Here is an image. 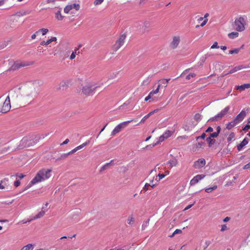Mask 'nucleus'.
Instances as JSON below:
<instances>
[{"label":"nucleus","mask_w":250,"mask_h":250,"mask_svg":"<svg viewBox=\"0 0 250 250\" xmlns=\"http://www.w3.org/2000/svg\"><path fill=\"white\" fill-rule=\"evenodd\" d=\"M51 169H42L37 173L35 177L31 180L29 185L24 188V190L28 189L31 187L32 185L38 183L42 181H44L46 179H48L51 175L50 172Z\"/></svg>","instance_id":"1"},{"label":"nucleus","mask_w":250,"mask_h":250,"mask_svg":"<svg viewBox=\"0 0 250 250\" xmlns=\"http://www.w3.org/2000/svg\"><path fill=\"white\" fill-rule=\"evenodd\" d=\"M40 138L37 136H28L23 137L20 141L19 146L21 148L28 147L35 145Z\"/></svg>","instance_id":"2"},{"label":"nucleus","mask_w":250,"mask_h":250,"mask_svg":"<svg viewBox=\"0 0 250 250\" xmlns=\"http://www.w3.org/2000/svg\"><path fill=\"white\" fill-rule=\"evenodd\" d=\"M99 87L93 85L91 83H87L83 86L82 89V92L87 96L92 95L95 93V90Z\"/></svg>","instance_id":"3"},{"label":"nucleus","mask_w":250,"mask_h":250,"mask_svg":"<svg viewBox=\"0 0 250 250\" xmlns=\"http://www.w3.org/2000/svg\"><path fill=\"white\" fill-rule=\"evenodd\" d=\"M246 24V21L242 17H240L235 20L234 25L236 26L235 29L238 32L243 31L245 29V25Z\"/></svg>","instance_id":"4"},{"label":"nucleus","mask_w":250,"mask_h":250,"mask_svg":"<svg viewBox=\"0 0 250 250\" xmlns=\"http://www.w3.org/2000/svg\"><path fill=\"white\" fill-rule=\"evenodd\" d=\"M230 109L229 106H226L224 109L222 110L218 114L215 116L210 118L208 122L218 121L226 115Z\"/></svg>","instance_id":"5"},{"label":"nucleus","mask_w":250,"mask_h":250,"mask_svg":"<svg viewBox=\"0 0 250 250\" xmlns=\"http://www.w3.org/2000/svg\"><path fill=\"white\" fill-rule=\"evenodd\" d=\"M125 38L126 35L125 34H122L119 37L118 40L116 41L114 45V49L115 51H116L123 45Z\"/></svg>","instance_id":"6"},{"label":"nucleus","mask_w":250,"mask_h":250,"mask_svg":"<svg viewBox=\"0 0 250 250\" xmlns=\"http://www.w3.org/2000/svg\"><path fill=\"white\" fill-rule=\"evenodd\" d=\"M29 64L28 63L22 62H16L13 64L8 69V71H15L18 70L21 67L28 66Z\"/></svg>","instance_id":"7"},{"label":"nucleus","mask_w":250,"mask_h":250,"mask_svg":"<svg viewBox=\"0 0 250 250\" xmlns=\"http://www.w3.org/2000/svg\"><path fill=\"white\" fill-rule=\"evenodd\" d=\"M11 107L10 101L9 96H8L3 103L1 112L2 113H6L9 111Z\"/></svg>","instance_id":"8"},{"label":"nucleus","mask_w":250,"mask_h":250,"mask_svg":"<svg viewBox=\"0 0 250 250\" xmlns=\"http://www.w3.org/2000/svg\"><path fill=\"white\" fill-rule=\"evenodd\" d=\"M249 67H250V66L248 65H244V64L236 66H235L232 69H231L228 72L225 73L224 75V76L226 75L227 74H230L233 73H234V72H236V71H237L238 70H241L242 69L248 68H249Z\"/></svg>","instance_id":"9"},{"label":"nucleus","mask_w":250,"mask_h":250,"mask_svg":"<svg viewBox=\"0 0 250 250\" xmlns=\"http://www.w3.org/2000/svg\"><path fill=\"white\" fill-rule=\"evenodd\" d=\"M205 165V160L203 158H201L194 162L193 167L196 169H199L201 167H203Z\"/></svg>","instance_id":"10"},{"label":"nucleus","mask_w":250,"mask_h":250,"mask_svg":"<svg viewBox=\"0 0 250 250\" xmlns=\"http://www.w3.org/2000/svg\"><path fill=\"white\" fill-rule=\"evenodd\" d=\"M180 41V37L178 36H174L173 38V40L170 44V47L171 48L174 49L177 47Z\"/></svg>","instance_id":"11"},{"label":"nucleus","mask_w":250,"mask_h":250,"mask_svg":"<svg viewBox=\"0 0 250 250\" xmlns=\"http://www.w3.org/2000/svg\"><path fill=\"white\" fill-rule=\"evenodd\" d=\"M205 177L204 174H198L194 176L190 181V185H194L197 184L200 180L203 179Z\"/></svg>","instance_id":"12"},{"label":"nucleus","mask_w":250,"mask_h":250,"mask_svg":"<svg viewBox=\"0 0 250 250\" xmlns=\"http://www.w3.org/2000/svg\"><path fill=\"white\" fill-rule=\"evenodd\" d=\"M246 115V112L243 110L241 112L236 116V117L234 119V122H235L237 124H238L239 122L243 121Z\"/></svg>","instance_id":"13"},{"label":"nucleus","mask_w":250,"mask_h":250,"mask_svg":"<svg viewBox=\"0 0 250 250\" xmlns=\"http://www.w3.org/2000/svg\"><path fill=\"white\" fill-rule=\"evenodd\" d=\"M249 139L248 138H245L237 146V148L238 151H240L242 148L247 145L249 143Z\"/></svg>","instance_id":"14"},{"label":"nucleus","mask_w":250,"mask_h":250,"mask_svg":"<svg viewBox=\"0 0 250 250\" xmlns=\"http://www.w3.org/2000/svg\"><path fill=\"white\" fill-rule=\"evenodd\" d=\"M68 86V82L64 81H62L60 84L59 86L57 88V90H64L67 88Z\"/></svg>","instance_id":"15"},{"label":"nucleus","mask_w":250,"mask_h":250,"mask_svg":"<svg viewBox=\"0 0 250 250\" xmlns=\"http://www.w3.org/2000/svg\"><path fill=\"white\" fill-rule=\"evenodd\" d=\"M149 28V23L147 21H146L144 22L142 28H141V30L142 33H145L146 32L148 31V29Z\"/></svg>","instance_id":"16"},{"label":"nucleus","mask_w":250,"mask_h":250,"mask_svg":"<svg viewBox=\"0 0 250 250\" xmlns=\"http://www.w3.org/2000/svg\"><path fill=\"white\" fill-rule=\"evenodd\" d=\"M249 88H250V83H245L244 84L237 86L236 87V89L243 91L245 89Z\"/></svg>","instance_id":"17"},{"label":"nucleus","mask_w":250,"mask_h":250,"mask_svg":"<svg viewBox=\"0 0 250 250\" xmlns=\"http://www.w3.org/2000/svg\"><path fill=\"white\" fill-rule=\"evenodd\" d=\"M10 92L12 99L15 102H17L18 99V94L16 91L15 90H11Z\"/></svg>","instance_id":"18"},{"label":"nucleus","mask_w":250,"mask_h":250,"mask_svg":"<svg viewBox=\"0 0 250 250\" xmlns=\"http://www.w3.org/2000/svg\"><path fill=\"white\" fill-rule=\"evenodd\" d=\"M133 120L127 121L125 122H124L118 125H117L119 128H120L121 130L122 129L124 128L129 123H131Z\"/></svg>","instance_id":"19"},{"label":"nucleus","mask_w":250,"mask_h":250,"mask_svg":"<svg viewBox=\"0 0 250 250\" xmlns=\"http://www.w3.org/2000/svg\"><path fill=\"white\" fill-rule=\"evenodd\" d=\"M237 124L233 120L231 122H229L228 124L226 125V128L230 130L232 128H233L234 126H235Z\"/></svg>","instance_id":"20"},{"label":"nucleus","mask_w":250,"mask_h":250,"mask_svg":"<svg viewBox=\"0 0 250 250\" xmlns=\"http://www.w3.org/2000/svg\"><path fill=\"white\" fill-rule=\"evenodd\" d=\"M178 162L176 158H173L171 160L168 162L171 167L176 166L177 165Z\"/></svg>","instance_id":"21"},{"label":"nucleus","mask_w":250,"mask_h":250,"mask_svg":"<svg viewBox=\"0 0 250 250\" xmlns=\"http://www.w3.org/2000/svg\"><path fill=\"white\" fill-rule=\"evenodd\" d=\"M206 141L208 143L209 147H211L215 142V140L209 136L206 138Z\"/></svg>","instance_id":"22"},{"label":"nucleus","mask_w":250,"mask_h":250,"mask_svg":"<svg viewBox=\"0 0 250 250\" xmlns=\"http://www.w3.org/2000/svg\"><path fill=\"white\" fill-rule=\"evenodd\" d=\"M34 247L32 244H28L22 247L21 250H33Z\"/></svg>","instance_id":"23"},{"label":"nucleus","mask_w":250,"mask_h":250,"mask_svg":"<svg viewBox=\"0 0 250 250\" xmlns=\"http://www.w3.org/2000/svg\"><path fill=\"white\" fill-rule=\"evenodd\" d=\"M45 214V211L44 210H41L40 212H39L36 216H35L33 218H32L33 220L35 219H37L38 218H40L42 217Z\"/></svg>","instance_id":"24"},{"label":"nucleus","mask_w":250,"mask_h":250,"mask_svg":"<svg viewBox=\"0 0 250 250\" xmlns=\"http://www.w3.org/2000/svg\"><path fill=\"white\" fill-rule=\"evenodd\" d=\"M239 35V33L237 32H232L231 33H230L228 34V37L230 39H234L236 37H237Z\"/></svg>","instance_id":"25"},{"label":"nucleus","mask_w":250,"mask_h":250,"mask_svg":"<svg viewBox=\"0 0 250 250\" xmlns=\"http://www.w3.org/2000/svg\"><path fill=\"white\" fill-rule=\"evenodd\" d=\"M127 222L129 225H132L134 223V218L132 215L128 217Z\"/></svg>","instance_id":"26"},{"label":"nucleus","mask_w":250,"mask_h":250,"mask_svg":"<svg viewBox=\"0 0 250 250\" xmlns=\"http://www.w3.org/2000/svg\"><path fill=\"white\" fill-rule=\"evenodd\" d=\"M40 32L42 33L43 35H44L48 32V29L46 28H41L38 31H36V34H39Z\"/></svg>","instance_id":"27"},{"label":"nucleus","mask_w":250,"mask_h":250,"mask_svg":"<svg viewBox=\"0 0 250 250\" xmlns=\"http://www.w3.org/2000/svg\"><path fill=\"white\" fill-rule=\"evenodd\" d=\"M56 17L59 21H61L63 19V16L62 15L61 11L59 10L56 13Z\"/></svg>","instance_id":"28"},{"label":"nucleus","mask_w":250,"mask_h":250,"mask_svg":"<svg viewBox=\"0 0 250 250\" xmlns=\"http://www.w3.org/2000/svg\"><path fill=\"white\" fill-rule=\"evenodd\" d=\"M121 131V130L118 128V126L117 125L114 129L113 130V131L111 132V135L114 136L117 133L120 132Z\"/></svg>","instance_id":"29"},{"label":"nucleus","mask_w":250,"mask_h":250,"mask_svg":"<svg viewBox=\"0 0 250 250\" xmlns=\"http://www.w3.org/2000/svg\"><path fill=\"white\" fill-rule=\"evenodd\" d=\"M68 156V155L67 153L62 154L61 155V156L60 157L56 159V161H60L62 160L65 159Z\"/></svg>","instance_id":"30"},{"label":"nucleus","mask_w":250,"mask_h":250,"mask_svg":"<svg viewBox=\"0 0 250 250\" xmlns=\"http://www.w3.org/2000/svg\"><path fill=\"white\" fill-rule=\"evenodd\" d=\"M217 186L216 185H215L213 186L212 187L207 188L205 189V191L207 193H210L212 192L213 190H215L217 188Z\"/></svg>","instance_id":"31"},{"label":"nucleus","mask_w":250,"mask_h":250,"mask_svg":"<svg viewBox=\"0 0 250 250\" xmlns=\"http://www.w3.org/2000/svg\"><path fill=\"white\" fill-rule=\"evenodd\" d=\"M172 134V132L171 131L167 130L164 132V133L163 135L165 137V138L167 139L168 137H169Z\"/></svg>","instance_id":"32"},{"label":"nucleus","mask_w":250,"mask_h":250,"mask_svg":"<svg viewBox=\"0 0 250 250\" xmlns=\"http://www.w3.org/2000/svg\"><path fill=\"white\" fill-rule=\"evenodd\" d=\"M17 14L19 16H22L29 14V12L28 11H21L18 12Z\"/></svg>","instance_id":"33"},{"label":"nucleus","mask_w":250,"mask_h":250,"mask_svg":"<svg viewBox=\"0 0 250 250\" xmlns=\"http://www.w3.org/2000/svg\"><path fill=\"white\" fill-rule=\"evenodd\" d=\"M90 141H86V142H85L84 143L77 146V148L78 150L80 149H82V148H83L84 146H86V145H87L89 143Z\"/></svg>","instance_id":"34"},{"label":"nucleus","mask_w":250,"mask_h":250,"mask_svg":"<svg viewBox=\"0 0 250 250\" xmlns=\"http://www.w3.org/2000/svg\"><path fill=\"white\" fill-rule=\"evenodd\" d=\"M72 9V6L70 5H68L65 7L64 8V12L65 13H68L69 11Z\"/></svg>","instance_id":"35"},{"label":"nucleus","mask_w":250,"mask_h":250,"mask_svg":"<svg viewBox=\"0 0 250 250\" xmlns=\"http://www.w3.org/2000/svg\"><path fill=\"white\" fill-rule=\"evenodd\" d=\"M235 135L234 132L230 133L227 138L228 142H230L231 140L235 137Z\"/></svg>","instance_id":"36"},{"label":"nucleus","mask_w":250,"mask_h":250,"mask_svg":"<svg viewBox=\"0 0 250 250\" xmlns=\"http://www.w3.org/2000/svg\"><path fill=\"white\" fill-rule=\"evenodd\" d=\"M239 52V49L234 48L233 50L229 51V54H237Z\"/></svg>","instance_id":"37"},{"label":"nucleus","mask_w":250,"mask_h":250,"mask_svg":"<svg viewBox=\"0 0 250 250\" xmlns=\"http://www.w3.org/2000/svg\"><path fill=\"white\" fill-rule=\"evenodd\" d=\"M51 42V41H50L49 39L47 40L46 42L44 41H42L40 42L41 45H47Z\"/></svg>","instance_id":"38"},{"label":"nucleus","mask_w":250,"mask_h":250,"mask_svg":"<svg viewBox=\"0 0 250 250\" xmlns=\"http://www.w3.org/2000/svg\"><path fill=\"white\" fill-rule=\"evenodd\" d=\"M70 5L72 6V9L73 8H74L76 10H79L80 8V5L79 4H76V3H74V4H70Z\"/></svg>","instance_id":"39"},{"label":"nucleus","mask_w":250,"mask_h":250,"mask_svg":"<svg viewBox=\"0 0 250 250\" xmlns=\"http://www.w3.org/2000/svg\"><path fill=\"white\" fill-rule=\"evenodd\" d=\"M201 115L199 113H197L194 115V120L197 122H199L201 120Z\"/></svg>","instance_id":"40"},{"label":"nucleus","mask_w":250,"mask_h":250,"mask_svg":"<svg viewBox=\"0 0 250 250\" xmlns=\"http://www.w3.org/2000/svg\"><path fill=\"white\" fill-rule=\"evenodd\" d=\"M78 50V48H77L74 51H73L72 54H71L70 56V60H73L74 59L75 57H76V52Z\"/></svg>","instance_id":"41"},{"label":"nucleus","mask_w":250,"mask_h":250,"mask_svg":"<svg viewBox=\"0 0 250 250\" xmlns=\"http://www.w3.org/2000/svg\"><path fill=\"white\" fill-rule=\"evenodd\" d=\"M160 86L162 85H163L165 87H166L167 86V81L165 80V79H162L160 80Z\"/></svg>","instance_id":"42"},{"label":"nucleus","mask_w":250,"mask_h":250,"mask_svg":"<svg viewBox=\"0 0 250 250\" xmlns=\"http://www.w3.org/2000/svg\"><path fill=\"white\" fill-rule=\"evenodd\" d=\"M195 75L194 73H190L186 77V80H189L191 77H194Z\"/></svg>","instance_id":"43"},{"label":"nucleus","mask_w":250,"mask_h":250,"mask_svg":"<svg viewBox=\"0 0 250 250\" xmlns=\"http://www.w3.org/2000/svg\"><path fill=\"white\" fill-rule=\"evenodd\" d=\"M160 87V84H159L158 85V87L156 89H155V90H152V91H151L149 93L151 94V95H153V94H157L158 92H159V88Z\"/></svg>","instance_id":"44"},{"label":"nucleus","mask_w":250,"mask_h":250,"mask_svg":"<svg viewBox=\"0 0 250 250\" xmlns=\"http://www.w3.org/2000/svg\"><path fill=\"white\" fill-rule=\"evenodd\" d=\"M158 145V143H154V144H150V145H147L146 147L144 148L143 149H149L150 148H152L153 147H154L155 146L157 145Z\"/></svg>","instance_id":"45"},{"label":"nucleus","mask_w":250,"mask_h":250,"mask_svg":"<svg viewBox=\"0 0 250 250\" xmlns=\"http://www.w3.org/2000/svg\"><path fill=\"white\" fill-rule=\"evenodd\" d=\"M166 139L165 137L162 135L159 137V140L156 142V143H158V145L160 143L164 141Z\"/></svg>","instance_id":"46"},{"label":"nucleus","mask_w":250,"mask_h":250,"mask_svg":"<svg viewBox=\"0 0 250 250\" xmlns=\"http://www.w3.org/2000/svg\"><path fill=\"white\" fill-rule=\"evenodd\" d=\"M219 134L216 132H213L209 135V137L212 138H216L218 136Z\"/></svg>","instance_id":"47"},{"label":"nucleus","mask_w":250,"mask_h":250,"mask_svg":"<svg viewBox=\"0 0 250 250\" xmlns=\"http://www.w3.org/2000/svg\"><path fill=\"white\" fill-rule=\"evenodd\" d=\"M206 136L205 133H203L202 135L200 136L196 137V140H199V139H204Z\"/></svg>","instance_id":"48"},{"label":"nucleus","mask_w":250,"mask_h":250,"mask_svg":"<svg viewBox=\"0 0 250 250\" xmlns=\"http://www.w3.org/2000/svg\"><path fill=\"white\" fill-rule=\"evenodd\" d=\"M219 46L218 45V43L217 42H214V43L213 44V45L211 46V49L214 48H219Z\"/></svg>","instance_id":"49"},{"label":"nucleus","mask_w":250,"mask_h":250,"mask_svg":"<svg viewBox=\"0 0 250 250\" xmlns=\"http://www.w3.org/2000/svg\"><path fill=\"white\" fill-rule=\"evenodd\" d=\"M104 0H95L94 4L96 5L100 4L104 1Z\"/></svg>","instance_id":"50"},{"label":"nucleus","mask_w":250,"mask_h":250,"mask_svg":"<svg viewBox=\"0 0 250 250\" xmlns=\"http://www.w3.org/2000/svg\"><path fill=\"white\" fill-rule=\"evenodd\" d=\"M205 145V142H198V143H197L196 144V146L197 147H201L202 146H204Z\"/></svg>","instance_id":"51"},{"label":"nucleus","mask_w":250,"mask_h":250,"mask_svg":"<svg viewBox=\"0 0 250 250\" xmlns=\"http://www.w3.org/2000/svg\"><path fill=\"white\" fill-rule=\"evenodd\" d=\"M158 176L159 177L158 180L156 179L157 181H159L161 179L164 178L166 176V175L164 174H161L159 173L158 175Z\"/></svg>","instance_id":"52"},{"label":"nucleus","mask_w":250,"mask_h":250,"mask_svg":"<svg viewBox=\"0 0 250 250\" xmlns=\"http://www.w3.org/2000/svg\"><path fill=\"white\" fill-rule=\"evenodd\" d=\"M150 186V184L146 183L145 184L144 187L143 188V190L145 191H147L148 189V187L149 186Z\"/></svg>","instance_id":"53"},{"label":"nucleus","mask_w":250,"mask_h":250,"mask_svg":"<svg viewBox=\"0 0 250 250\" xmlns=\"http://www.w3.org/2000/svg\"><path fill=\"white\" fill-rule=\"evenodd\" d=\"M77 150H78V149H77V147H75L74 149H72V150H71L70 151L68 152L67 154L68 155L72 154L74 153L75 152H76Z\"/></svg>","instance_id":"54"},{"label":"nucleus","mask_w":250,"mask_h":250,"mask_svg":"<svg viewBox=\"0 0 250 250\" xmlns=\"http://www.w3.org/2000/svg\"><path fill=\"white\" fill-rule=\"evenodd\" d=\"M149 117H148V116H147V115L145 116L143 119L141 120V121H140V123L141 124V123H144L146 120L148 119Z\"/></svg>","instance_id":"55"},{"label":"nucleus","mask_w":250,"mask_h":250,"mask_svg":"<svg viewBox=\"0 0 250 250\" xmlns=\"http://www.w3.org/2000/svg\"><path fill=\"white\" fill-rule=\"evenodd\" d=\"M190 70V68L187 69L185 70L180 76V77H184L187 73Z\"/></svg>","instance_id":"56"},{"label":"nucleus","mask_w":250,"mask_h":250,"mask_svg":"<svg viewBox=\"0 0 250 250\" xmlns=\"http://www.w3.org/2000/svg\"><path fill=\"white\" fill-rule=\"evenodd\" d=\"M250 129V125L249 124H247L243 128V130H248Z\"/></svg>","instance_id":"57"},{"label":"nucleus","mask_w":250,"mask_h":250,"mask_svg":"<svg viewBox=\"0 0 250 250\" xmlns=\"http://www.w3.org/2000/svg\"><path fill=\"white\" fill-rule=\"evenodd\" d=\"M182 232V231L181 229H176L173 232V234H180Z\"/></svg>","instance_id":"58"},{"label":"nucleus","mask_w":250,"mask_h":250,"mask_svg":"<svg viewBox=\"0 0 250 250\" xmlns=\"http://www.w3.org/2000/svg\"><path fill=\"white\" fill-rule=\"evenodd\" d=\"M130 104V102L129 101H126L125 103H124L122 105H121L119 108H121L122 107L127 106Z\"/></svg>","instance_id":"59"},{"label":"nucleus","mask_w":250,"mask_h":250,"mask_svg":"<svg viewBox=\"0 0 250 250\" xmlns=\"http://www.w3.org/2000/svg\"><path fill=\"white\" fill-rule=\"evenodd\" d=\"M213 130V129L212 127L211 126H209L207 129L205 131V132L207 133V132H212Z\"/></svg>","instance_id":"60"},{"label":"nucleus","mask_w":250,"mask_h":250,"mask_svg":"<svg viewBox=\"0 0 250 250\" xmlns=\"http://www.w3.org/2000/svg\"><path fill=\"white\" fill-rule=\"evenodd\" d=\"M1 183H3V184L4 185H6L7 183L8 182V178H4L3 180H1Z\"/></svg>","instance_id":"61"},{"label":"nucleus","mask_w":250,"mask_h":250,"mask_svg":"<svg viewBox=\"0 0 250 250\" xmlns=\"http://www.w3.org/2000/svg\"><path fill=\"white\" fill-rule=\"evenodd\" d=\"M227 225L226 224H224V225H223L221 226V231H223L225 230H227Z\"/></svg>","instance_id":"62"},{"label":"nucleus","mask_w":250,"mask_h":250,"mask_svg":"<svg viewBox=\"0 0 250 250\" xmlns=\"http://www.w3.org/2000/svg\"><path fill=\"white\" fill-rule=\"evenodd\" d=\"M21 184V182L19 180H16L14 182V186L16 187H19Z\"/></svg>","instance_id":"63"},{"label":"nucleus","mask_w":250,"mask_h":250,"mask_svg":"<svg viewBox=\"0 0 250 250\" xmlns=\"http://www.w3.org/2000/svg\"><path fill=\"white\" fill-rule=\"evenodd\" d=\"M7 46V44L5 42H3L0 44V50L3 49L4 47H5Z\"/></svg>","instance_id":"64"}]
</instances>
